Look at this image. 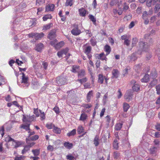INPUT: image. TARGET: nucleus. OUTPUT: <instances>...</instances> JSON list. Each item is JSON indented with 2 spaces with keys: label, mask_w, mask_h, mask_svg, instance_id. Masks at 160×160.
<instances>
[{
  "label": "nucleus",
  "mask_w": 160,
  "mask_h": 160,
  "mask_svg": "<svg viewBox=\"0 0 160 160\" xmlns=\"http://www.w3.org/2000/svg\"><path fill=\"white\" fill-rule=\"evenodd\" d=\"M113 144L114 148L117 149L118 147V143L117 140H115L114 141Z\"/></svg>",
  "instance_id": "43"
},
{
  "label": "nucleus",
  "mask_w": 160,
  "mask_h": 160,
  "mask_svg": "<svg viewBox=\"0 0 160 160\" xmlns=\"http://www.w3.org/2000/svg\"><path fill=\"white\" fill-rule=\"evenodd\" d=\"M149 45L146 42H141L139 43V47L137 53L139 54H141L142 52L144 51L148 52L149 50Z\"/></svg>",
  "instance_id": "1"
},
{
  "label": "nucleus",
  "mask_w": 160,
  "mask_h": 160,
  "mask_svg": "<svg viewBox=\"0 0 160 160\" xmlns=\"http://www.w3.org/2000/svg\"><path fill=\"white\" fill-rule=\"evenodd\" d=\"M44 2V0H36V4L37 5H39L43 4Z\"/></svg>",
  "instance_id": "50"
},
{
  "label": "nucleus",
  "mask_w": 160,
  "mask_h": 160,
  "mask_svg": "<svg viewBox=\"0 0 160 160\" xmlns=\"http://www.w3.org/2000/svg\"><path fill=\"white\" fill-rule=\"evenodd\" d=\"M80 67L79 66L74 65L72 66V71L74 73H78L80 71Z\"/></svg>",
  "instance_id": "13"
},
{
  "label": "nucleus",
  "mask_w": 160,
  "mask_h": 160,
  "mask_svg": "<svg viewBox=\"0 0 160 160\" xmlns=\"http://www.w3.org/2000/svg\"><path fill=\"white\" fill-rule=\"evenodd\" d=\"M35 118V117L34 115H33L31 116H29L28 118L26 117L24 118V119L28 122H31L33 121Z\"/></svg>",
  "instance_id": "21"
},
{
  "label": "nucleus",
  "mask_w": 160,
  "mask_h": 160,
  "mask_svg": "<svg viewBox=\"0 0 160 160\" xmlns=\"http://www.w3.org/2000/svg\"><path fill=\"white\" fill-rule=\"evenodd\" d=\"M150 78L149 75L146 74L143 78L141 79V81L143 82H147L150 80Z\"/></svg>",
  "instance_id": "11"
},
{
  "label": "nucleus",
  "mask_w": 160,
  "mask_h": 160,
  "mask_svg": "<svg viewBox=\"0 0 160 160\" xmlns=\"http://www.w3.org/2000/svg\"><path fill=\"white\" fill-rule=\"evenodd\" d=\"M44 34L42 32L40 33H31L28 34L29 38H34L36 40H40L44 37Z\"/></svg>",
  "instance_id": "2"
},
{
  "label": "nucleus",
  "mask_w": 160,
  "mask_h": 160,
  "mask_svg": "<svg viewBox=\"0 0 160 160\" xmlns=\"http://www.w3.org/2000/svg\"><path fill=\"white\" fill-rule=\"evenodd\" d=\"M29 126L30 124H27L26 125H23L22 127V128L25 129L26 130H30V129L29 128Z\"/></svg>",
  "instance_id": "51"
},
{
  "label": "nucleus",
  "mask_w": 160,
  "mask_h": 160,
  "mask_svg": "<svg viewBox=\"0 0 160 160\" xmlns=\"http://www.w3.org/2000/svg\"><path fill=\"white\" fill-rule=\"evenodd\" d=\"M30 148V147L28 146V145L26 146L22 150V154L25 153L27 151L29 150Z\"/></svg>",
  "instance_id": "42"
},
{
  "label": "nucleus",
  "mask_w": 160,
  "mask_h": 160,
  "mask_svg": "<svg viewBox=\"0 0 160 160\" xmlns=\"http://www.w3.org/2000/svg\"><path fill=\"white\" fill-rule=\"evenodd\" d=\"M129 6H128V4L126 2L124 3V5L123 7V11H126L129 8Z\"/></svg>",
  "instance_id": "55"
},
{
  "label": "nucleus",
  "mask_w": 160,
  "mask_h": 160,
  "mask_svg": "<svg viewBox=\"0 0 160 160\" xmlns=\"http://www.w3.org/2000/svg\"><path fill=\"white\" fill-rule=\"evenodd\" d=\"M54 125L52 123H47L46 125V127L48 129H51L53 127H54Z\"/></svg>",
  "instance_id": "44"
},
{
  "label": "nucleus",
  "mask_w": 160,
  "mask_h": 160,
  "mask_svg": "<svg viewBox=\"0 0 160 160\" xmlns=\"http://www.w3.org/2000/svg\"><path fill=\"white\" fill-rule=\"evenodd\" d=\"M52 16L50 15H47L43 17V20L44 21H46L48 19H51Z\"/></svg>",
  "instance_id": "47"
},
{
  "label": "nucleus",
  "mask_w": 160,
  "mask_h": 160,
  "mask_svg": "<svg viewBox=\"0 0 160 160\" xmlns=\"http://www.w3.org/2000/svg\"><path fill=\"white\" fill-rule=\"evenodd\" d=\"M78 73V76L79 78H82L85 75V72L83 69H81Z\"/></svg>",
  "instance_id": "16"
},
{
  "label": "nucleus",
  "mask_w": 160,
  "mask_h": 160,
  "mask_svg": "<svg viewBox=\"0 0 160 160\" xmlns=\"http://www.w3.org/2000/svg\"><path fill=\"white\" fill-rule=\"evenodd\" d=\"M138 42L137 39L136 38H133L132 40V47L135 46Z\"/></svg>",
  "instance_id": "49"
},
{
  "label": "nucleus",
  "mask_w": 160,
  "mask_h": 160,
  "mask_svg": "<svg viewBox=\"0 0 160 160\" xmlns=\"http://www.w3.org/2000/svg\"><path fill=\"white\" fill-rule=\"evenodd\" d=\"M89 18L93 22V24L94 25L96 24V20L94 16L90 14L89 15Z\"/></svg>",
  "instance_id": "32"
},
{
  "label": "nucleus",
  "mask_w": 160,
  "mask_h": 160,
  "mask_svg": "<svg viewBox=\"0 0 160 160\" xmlns=\"http://www.w3.org/2000/svg\"><path fill=\"white\" fill-rule=\"evenodd\" d=\"M130 106L129 104L127 103L124 102L123 105V108L124 112H127L128 110L130 108Z\"/></svg>",
  "instance_id": "20"
},
{
  "label": "nucleus",
  "mask_w": 160,
  "mask_h": 160,
  "mask_svg": "<svg viewBox=\"0 0 160 160\" xmlns=\"http://www.w3.org/2000/svg\"><path fill=\"white\" fill-rule=\"evenodd\" d=\"M73 0H67L65 3L66 6H71L73 4Z\"/></svg>",
  "instance_id": "35"
},
{
  "label": "nucleus",
  "mask_w": 160,
  "mask_h": 160,
  "mask_svg": "<svg viewBox=\"0 0 160 160\" xmlns=\"http://www.w3.org/2000/svg\"><path fill=\"white\" fill-rule=\"evenodd\" d=\"M118 71L117 69H114L112 72V78H117L118 77Z\"/></svg>",
  "instance_id": "15"
},
{
  "label": "nucleus",
  "mask_w": 160,
  "mask_h": 160,
  "mask_svg": "<svg viewBox=\"0 0 160 160\" xmlns=\"http://www.w3.org/2000/svg\"><path fill=\"white\" fill-rule=\"evenodd\" d=\"M39 136L38 135H35L33 136L29 137L28 139H26V141L27 143H29V141L30 140L35 141L38 139Z\"/></svg>",
  "instance_id": "12"
},
{
  "label": "nucleus",
  "mask_w": 160,
  "mask_h": 160,
  "mask_svg": "<svg viewBox=\"0 0 160 160\" xmlns=\"http://www.w3.org/2000/svg\"><path fill=\"white\" fill-rule=\"evenodd\" d=\"M78 12L80 16L82 17H85L87 13L88 12L87 11L82 8L79 9Z\"/></svg>",
  "instance_id": "10"
},
{
  "label": "nucleus",
  "mask_w": 160,
  "mask_h": 160,
  "mask_svg": "<svg viewBox=\"0 0 160 160\" xmlns=\"http://www.w3.org/2000/svg\"><path fill=\"white\" fill-rule=\"evenodd\" d=\"M90 42L92 46H95L96 44V42L95 39L92 38L90 40Z\"/></svg>",
  "instance_id": "54"
},
{
  "label": "nucleus",
  "mask_w": 160,
  "mask_h": 160,
  "mask_svg": "<svg viewBox=\"0 0 160 160\" xmlns=\"http://www.w3.org/2000/svg\"><path fill=\"white\" fill-rule=\"evenodd\" d=\"M22 82L24 83L25 84V86L26 87H28L29 83L28 82V78L26 77L25 74L23 72L22 73Z\"/></svg>",
  "instance_id": "8"
},
{
  "label": "nucleus",
  "mask_w": 160,
  "mask_h": 160,
  "mask_svg": "<svg viewBox=\"0 0 160 160\" xmlns=\"http://www.w3.org/2000/svg\"><path fill=\"white\" fill-rule=\"evenodd\" d=\"M12 103L13 104L15 105L17 107L19 108V109L20 111H22V106H20L19 104L18 103V102L16 101H14L13 102H12Z\"/></svg>",
  "instance_id": "40"
},
{
  "label": "nucleus",
  "mask_w": 160,
  "mask_h": 160,
  "mask_svg": "<svg viewBox=\"0 0 160 160\" xmlns=\"http://www.w3.org/2000/svg\"><path fill=\"white\" fill-rule=\"evenodd\" d=\"M87 79L86 78H83L82 79H78V81H79V82L82 84L83 82H86L87 81Z\"/></svg>",
  "instance_id": "57"
},
{
  "label": "nucleus",
  "mask_w": 160,
  "mask_h": 160,
  "mask_svg": "<svg viewBox=\"0 0 160 160\" xmlns=\"http://www.w3.org/2000/svg\"><path fill=\"white\" fill-rule=\"evenodd\" d=\"M53 110L57 114H59L60 112L59 109L58 107H55L53 109Z\"/></svg>",
  "instance_id": "61"
},
{
  "label": "nucleus",
  "mask_w": 160,
  "mask_h": 160,
  "mask_svg": "<svg viewBox=\"0 0 160 160\" xmlns=\"http://www.w3.org/2000/svg\"><path fill=\"white\" fill-rule=\"evenodd\" d=\"M6 141L8 142H9L12 141L15 142L14 140L9 136H8L6 138Z\"/></svg>",
  "instance_id": "58"
},
{
  "label": "nucleus",
  "mask_w": 160,
  "mask_h": 160,
  "mask_svg": "<svg viewBox=\"0 0 160 160\" xmlns=\"http://www.w3.org/2000/svg\"><path fill=\"white\" fill-rule=\"evenodd\" d=\"M159 147L158 146H151L149 149L150 154L153 156L156 155L157 151L159 150Z\"/></svg>",
  "instance_id": "4"
},
{
  "label": "nucleus",
  "mask_w": 160,
  "mask_h": 160,
  "mask_svg": "<svg viewBox=\"0 0 160 160\" xmlns=\"http://www.w3.org/2000/svg\"><path fill=\"white\" fill-rule=\"evenodd\" d=\"M53 131L54 133L56 134H59L61 132V130L59 128L54 126Z\"/></svg>",
  "instance_id": "36"
},
{
  "label": "nucleus",
  "mask_w": 160,
  "mask_h": 160,
  "mask_svg": "<svg viewBox=\"0 0 160 160\" xmlns=\"http://www.w3.org/2000/svg\"><path fill=\"white\" fill-rule=\"evenodd\" d=\"M43 47V45L41 43L38 44L36 46L35 50L38 52H40Z\"/></svg>",
  "instance_id": "14"
},
{
  "label": "nucleus",
  "mask_w": 160,
  "mask_h": 160,
  "mask_svg": "<svg viewBox=\"0 0 160 160\" xmlns=\"http://www.w3.org/2000/svg\"><path fill=\"white\" fill-rule=\"evenodd\" d=\"M63 41H61L59 43H57L55 46V48L58 49L62 47L64 45Z\"/></svg>",
  "instance_id": "30"
},
{
  "label": "nucleus",
  "mask_w": 160,
  "mask_h": 160,
  "mask_svg": "<svg viewBox=\"0 0 160 160\" xmlns=\"http://www.w3.org/2000/svg\"><path fill=\"white\" fill-rule=\"evenodd\" d=\"M156 72H151L150 75V78H152V79H155L156 77Z\"/></svg>",
  "instance_id": "48"
},
{
  "label": "nucleus",
  "mask_w": 160,
  "mask_h": 160,
  "mask_svg": "<svg viewBox=\"0 0 160 160\" xmlns=\"http://www.w3.org/2000/svg\"><path fill=\"white\" fill-rule=\"evenodd\" d=\"M93 93L92 91H89L87 95V102H90L91 97L93 96Z\"/></svg>",
  "instance_id": "17"
},
{
  "label": "nucleus",
  "mask_w": 160,
  "mask_h": 160,
  "mask_svg": "<svg viewBox=\"0 0 160 160\" xmlns=\"http://www.w3.org/2000/svg\"><path fill=\"white\" fill-rule=\"evenodd\" d=\"M55 5L52 4H49L47 5L46 7V11H52L54 10Z\"/></svg>",
  "instance_id": "9"
},
{
  "label": "nucleus",
  "mask_w": 160,
  "mask_h": 160,
  "mask_svg": "<svg viewBox=\"0 0 160 160\" xmlns=\"http://www.w3.org/2000/svg\"><path fill=\"white\" fill-rule=\"evenodd\" d=\"M148 14L147 11H144L143 12L142 18L143 19H145L148 15Z\"/></svg>",
  "instance_id": "60"
},
{
  "label": "nucleus",
  "mask_w": 160,
  "mask_h": 160,
  "mask_svg": "<svg viewBox=\"0 0 160 160\" xmlns=\"http://www.w3.org/2000/svg\"><path fill=\"white\" fill-rule=\"evenodd\" d=\"M118 2V0H111L110 2V5L111 6L116 5Z\"/></svg>",
  "instance_id": "37"
},
{
  "label": "nucleus",
  "mask_w": 160,
  "mask_h": 160,
  "mask_svg": "<svg viewBox=\"0 0 160 160\" xmlns=\"http://www.w3.org/2000/svg\"><path fill=\"white\" fill-rule=\"evenodd\" d=\"M57 85L61 86L65 84L66 82V79L62 77H58L56 78Z\"/></svg>",
  "instance_id": "3"
},
{
  "label": "nucleus",
  "mask_w": 160,
  "mask_h": 160,
  "mask_svg": "<svg viewBox=\"0 0 160 160\" xmlns=\"http://www.w3.org/2000/svg\"><path fill=\"white\" fill-rule=\"evenodd\" d=\"M67 159L69 160H73L74 157L71 155H68L67 156Z\"/></svg>",
  "instance_id": "62"
},
{
  "label": "nucleus",
  "mask_w": 160,
  "mask_h": 160,
  "mask_svg": "<svg viewBox=\"0 0 160 160\" xmlns=\"http://www.w3.org/2000/svg\"><path fill=\"white\" fill-rule=\"evenodd\" d=\"M48 65V64L47 62H43L42 63V66L45 70L47 69Z\"/></svg>",
  "instance_id": "64"
},
{
  "label": "nucleus",
  "mask_w": 160,
  "mask_h": 160,
  "mask_svg": "<svg viewBox=\"0 0 160 160\" xmlns=\"http://www.w3.org/2000/svg\"><path fill=\"white\" fill-rule=\"evenodd\" d=\"M105 50L107 52V54H109L111 51V48L110 46L106 45L105 47Z\"/></svg>",
  "instance_id": "39"
},
{
  "label": "nucleus",
  "mask_w": 160,
  "mask_h": 160,
  "mask_svg": "<svg viewBox=\"0 0 160 160\" xmlns=\"http://www.w3.org/2000/svg\"><path fill=\"white\" fill-rule=\"evenodd\" d=\"M104 76L102 74H99L98 76V82L99 83L102 84L103 83Z\"/></svg>",
  "instance_id": "19"
},
{
  "label": "nucleus",
  "mask_w": 160,
  "mask_h": 160,
  "mask_svg": "<svg viewBox=\"0 0 160 160\" xmlns=\"http://www.w3.org/2000/svg\"><path fill=\"white\" fill-rule=\"evenodd\" d=\"M64 146L68 149H71L72 147L73 144L69 142H65L64 143Z\"/></svg>",
  "instance_id": "22"
},
{
  "label": "nucleus",
  "mask_w": 160,
  "mask_h": 160,
  "mask_svg": "<svg viewBox=\"0 0 160 160\" xmlns=\"http://www.w3.org/2000/svg\"><path fill=\"white\" fill-rule=\"evenodd\" d=\"M32 152H33L34 156H38L40 153V151L38 149H36L35 150H32Z\"/></svg>",
  "instance_id": "41"
},
{
  "label": "nucleus",
  "mask_w": 160,
  "mask_h": 160,
  "mask_svg": "<svg viewBox=\"0 0 160 160\" xmlns=\"http://www.w3.org/2000/svg\"><path fill=\"white\" fill-rule=\"evenodd\" d=\"M132 93L130 91H128L126 92L124 95L125 99L127 101L129 102L132 98Z\"/></svg>",
  "instance_id": "6"
},
{
  "label": "nucleus",
  "mask_w": 160,
  "mask_h": 160,
  "mask_svg": "<svg viewBox=\"0 0 160 160\" xmlns=\"http://www.w3.org/2000/svg\"><path fill=\"white\" fill-rule=\"evenodd\" d=\"M157 82L158 81L157 80L153 79V80L151 82L150 85L152 87H153L157 83Z\"/></svg>",
  "instance_id": "45"
},
{
  "label": "nucleus",
  "mask_w": 160,
  "mask_h": 160,
  "mask_svg": "<svg viewBox=\"0 0 160 160\" xmlns=\"http://www.w3.org/2000/svg\"><path fill=\"white\" fill-rule=\"evenodd\" d=\"M32 87L34 89H36L38 88V85L37 84V83L34 82L32 83Z\"/></svg>",
  "instance_id": "63"
},
{
  "label": "nucleus",
  "mask_w": 160,
  "mask_h": 160,
  "mask_svg": "<svg viewBox=\"0 0 160 160\" xmlns=\"http://www.w3.org/2000/svg\"><path fill=\"white\" fill-rule=\"evenodd\" d=\"M26 156L23 155H17L14 158V160H24Z\"/></svg>",
  "instance_id": "26"
},
{
  "label": "nucleus",
  "mask_w": 160,
  "mask_h": 160,
  "mask_svg": "<svg viewBox=\"0 0 160 160\" xmlns=\"http://www.w3.org/2000/svg\"><path fill=\"white\" fill-rule=\"evenodd\" d=\"M56 32V30L55 29H53L51 30L48 35V38L50 40L54 39L57 36Z\"/></svg>",
  "instance_id": "5"
},
{
  "label": "nucleus",
  "mask_w": 160,
  "mask_h": 160,
  "mask_svg": "<svg viewBox=\"0 0 160 160\" xmlns=\"http://www.w3.org/2000/svg\"><path fill=\"white\" fill-rule=\"evenodd\" d=\"M113 156L114 159H117L120 156V153L118 151H114L113 154Z\"/></svg>",
  "instance_id": "28"
},
{
  "label": "nucleus",
  "mask_w": 160,
  "mask_h": 160,
  "mask_svg": "<svg viewBox=\"0 0 160 160\" xmlns=\"http://www.w3.org/2000/svg\"><path fill=\"white\" fill-rule=\"evenodd\" d=\"M155 3L156 2L153 1V0H148L147 2V5L149 7L151 6L152 4L153 5H154Z\"/></svg>",
  "instance_id": "34"
},
{
  "label": "nucleus",
  "mask_w": 160,
  "mask_h": 160,
  "mask_svg": "<svg viewBox=\"0 0 160 160\" xmlns=\"http://www.w3.org/2000/svg\"><path fill=\"white\" fill-rule=\"evenodd\" d=\"M156 91H157V94L158 95H160V84L156 86Z\"/></svg>",
  "instance_id": "52"
},
{
  "label": "nucleus",
  "mask_w": 160,
  "mask_h": 160,
  "mask_svg": "<svg viewBox=\"0 0 160 160\" xmlns=\"http://www.w3.org/2000/svg\"><path fill=\"white\" fill-rule=\"evenodd\" d=\"M34 110V113L35 114L37 117H38L40 116L39 112L38 110V108H34L33 109Z\"/></svg>",
  "instance_id": "53"
},
{
  "label": "nucleus",
  "mask_w": 160,
  "mask_h": 160,
  "mask_svg": "<svg viewBox=\"0 0 160 160\" xmlns=\"http://www.w3.org/2000/svg\"><path fill=\"white\" fill-rule=\"evenodd\" d=\"M72 33L74 35L77 36L79 35L81 31L78 29V26L77 25L71 31Z\"/></svg>",
  "instance_id": "7"
},
{
  "label": "nucleus",
  "mask_w": 160,
  "mask_h": 160,
  "mask_svg": "<svg viewBox=\"0 0 160 160\" xmlns=\"http://www.w3.org/2000/svg\"><path fill=\"white\" fill-rule=\"evenodd\" d=\"M99 136L96 135L93 140L94 144L96 147L98 146V145L99 144Z\"/></svg>",
  "instance_id": "23"
},
{
  "label": "nucleus",
  "mask_w": 160,
  "mask_h": 160,
  "mask_svg": "<svg viewBox=\"0 0 160 160\" xmlns=\"http://www.w3.org/2000/svg\"><path fill=\"white\" fill-rule=\"evenodd\" d=\"M91 47L90 46H88L85 48L84 52L86 54H88L91 53Z\"/></svg>",
  "instance_id": "24"
},
{
  "label": "nucleus",
  "mask_w": 160,
  "mask_h": 160,
  "mask_svg": "<svg viewBox=\"0 0 160 160\" xmlns=\"http://www.w3.org/2000/svg\"><path fill=\"white\" fill-rule=\"evenodd\" d=\"M76 133V130L75 129H73L71 131L69 132L67 134V136L68 137L73 136Z\"/></svg>",
  "instance_id": "29"
},
{
  "label": "nucleus",
  "mask_w": 160,
  "mask_h": 160,
  "mask_svg": "<svg viewBox=\"0 0 160 160\" xmlns=\"http://www.w3.org/2000/svg\"><path fill=\"white\" fill-rule=\"evenodd\" d=\"M130 60L135 61L137 58V57L136 55V53L134 52L132 53L130 56H128Z\"/></svg>",
  "instance_id": "18"
},
{
  "label": "nucleus",
  "mask_w": 160,
  "mask_h": 160,
  "mask_svg": "<svg viewBox=\"0 0 160 160\" xmlns=\"http://www.w3.org/2000/svg\"><path fill=\"white\" fill-rule=\"evenodd\" d=\"M160 9V4H158L156 5L154 10L156 13H157Z\"/></svg>",
  "instance_id": "46"
},
{
  "label": "nucleus",
  "mask_w": 160,
  "mask_h": 160,
  "mask_svg": "<svg viewBox=\"0 0 160 160\" xmlns=\"http://www.w3.org/2000/svg\"><path fill=\"white\" fill-rule=\"evenodd\" d=\"M98 59L102 61L104 60L106 61L107 58L106 57L103 53H102L99 54Z\"/></svg>",
  "instance_id": "33"
},
{
  "label": "nucleus",
  "mask_w": 160,
  "mask_h": 160,
  "mask_svg": "<svg viewBox=\"0 0 160 160\" xmlns=\"http://www.w3.org/2000/svg\"><path fill=\"white\" fill-rule=\"evenodd\" d=\"M78 133V134H81L84 132V129L82 126H79L77 129Z\"/></svg>",
  "instance_id": "38"
},
{
  "label": "nucleus",
  "mask_w": 160,
  "mask_h": 160,
  "mask_svg": "<svg viewBox=\"0 0 160 160\" xmlns=\"http://www.w3.org/2000/svg\"><path fill=\"white\" fill-rule=\"evenodd\" d=\"M133 90L136 92H138L140 90L139 85L137 84H135L132 87Z\"/></svg>",
  "instance_id": "25"
},
{
  "label": "nucleus",
  "mask_w": 160,
  "mask_h": 160,
  "mask_svg": "<svg viewBox=\"0 0 160 160\" xmlns=\"http://www.w3.org/2000/svg\"><path fill=\"white\" fill-rule=\"evenodd\" d=\"M57 42V40L56 39H55L54 40L51 41L50 43L51 45L54 46V47L55 48Z\"/></svg>",
  "instance_id": "56"
},
{
  "label": "nucleus",
  "mask_w": 160,
  "mask_h": 160,
  "mask_svg": "<svg viewBox=\"0 0 160 160\" xmlns=\"http://www.w3.org/2000/svg\"><path fill=\"white\" fill-rule=\"evenodd\" d=\"M87 117L88 116L85 113H82L81 115L80 120L82 121H84L86 119Z\"/></svg>",
  "instance_id": "31"
},
{
  "label": "nucleus",
  "mask_w": 160,
  "mask_h": 160,
  "mask_svg": "<svg viewBox=\"0 0 160 160\" xmlns=\"http://www.w3.org/2000/svg\"><path fill=\"white\" fill-rule=\"evenodd\" d=\"M152 137L154 138H158L160 137V132H156L155 134L152 135Z\"/></svg>",
  "instance_id": "59"
},
{
  "label": "nucleus",
  "mask_w": 160,
  "mask_h": 160,
  "mask_svg": "<svg viewBox=\"0 0 160 160\" xmlns=\"http://www.w3.org/2000/svg\"><path fill=\"white\" fill-rule=\"evenodd\" d=\"M122 124L121 123H118L116 124L115 126V129L117 131L120 130L122 127Z\"/></svg>",
  "instance_id": "27"
}]
</instances>
